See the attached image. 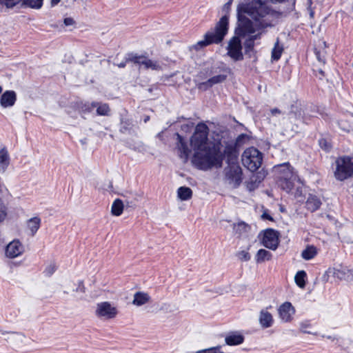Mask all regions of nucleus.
Returning a JSON list of instances; mask_svg holds the SVG:
<instances>
[{"mask_svg":"<svg viewBox=\"0 0 353 353\" xmlns=\"http://www.w3.org/2000/svg\"><path fill=\"white\" fill-rule=\"evenodd\" d=\"M272 11L264 0H252L238 6L239 27L235 30L236 35L229 40L227 46V54L233 61L243 60L241 38L271 26L266 17Z\"/></svg>","mask_w":353,"mask_h":353,"instance_id":"obj_1","label":"nucleus"},{"mask_svg":"<svg viewBox=\"0 0 353 353\" xmlns=\"http://www.w3.org/2000/svg\"><path fill=\"white\" fill-rule=\"evenodd\" d=\"M223 160L221 142L211 141L205 147L194 150L192 163L197 169L207 171L221 168Z\"/></svg>","mask_w":353,"mask_h":353,"instance_id":"obj_2","label":"nucleus"},{"mask_svg":"<svg viewBox=\"0 0 353 353\" xmlns=\"http://www.w3.org/2000/svg\"><path fill=\"white\" fill-rule=\"evenodd\" d=\"M233 0H229L223 6V12L225 14L215 24L214 28L209 30L204 35V39L197 42L194 48L199 50L210 44H219L221 43L228 33L229 20L228 14L230 12Z\"/></svg>","mask_w":353,"mask_h":353,"instance_id":"obj_3","label":"nucleus"},{"mask_svg":"<svg viewBox=\"0 0 353 353\" xmlns=\"http://www.w3.org/2000/svg\"><path fill=\"white\" fill-rule=\"evenodd\" d=\"M274 170L278 173L277 182L281 188L289 193L294 186V181H299L298 176L294 172L293 168L289 163H285L274 166Z\"/></svg>","mask_w":353,"mask_h":353,"instance_id":"obj_4","label":"nucleus"},{"mask_svg":"<svg viewBox=\"0 0 353 353\" xmlns=\"http://www.w3.org/2000/svg\"><path fill=\"white\" fill-rule=\"evenodd\" d=\"M262 153L256 148L250 147L244 150L241 155L242 164L250 172H255L261 165Z\"/></svg>","mask_w":353,"mask_h":353,"instance_id":"obj_5","label":"nucleus"},{"mask_svg":"<svg viewBox=\"0 0 353 353\" xmlns=\"http://www.w3.org/2000/svg\"><path fill=\"white\" fill-rule=\"evenodd\" d=\"M209 128L206 124L199 123L196 125L194 134L190 138V145L193 151L208 145Z\"/></svg>","mask_w":353,"mask_h":353,"instance_id":"obj_6","label":"nucleus"},{"mask_svg":"<svg viewBox=\"0 0 353 353\" xmlns=\"http://www.w3.org/2000/svg\"><path fill=\"white\" fill-rule=\"evenodd\" d=\"M334 176L339 181H344L353 175V162L349 157H341L336 160Z\"/></svg>","mask_w":353,"mask_h":353,"instance_id":"obj_7","label":"nucleus"},{"mask_svg":"<svg viewBox=\"0 0 353 353\" xmlns=\"http://www.w3.org/2000/svg\"><path fill=\"white\" fill-rule=\"evenodd\" d=\"M225 179L234 188H238L242 182V170L236 162H229L224 170Z\"/></svg>","mask_w":353,"mask_h":353,"instance_id":"obj_8","label":"nucleus"},{"mask_svg":"<svg viewBox=\"0 0 353 353\" xmlns=\"http://www.w3.org/2000/svg\"><path fill=\"white\" fill-rule=\"evenodd\" d=\"M127 61H130L136 65H139V68L145 70L152 69L153 70H159L161 66L158 61H152L145 55H139L136 53H130L127 57Z\"/></svg>","mask_w":353,"mask_h":353,"instance_id":"obj_9","label":"nucleus"},{"mask_svg":"<svg viewBox=\"0 0 353 353\" xmlns=\"http://www.w3.org/2000/svg\"><path fill=\"white\" fill-rule=\"evenodd\" d=\"M118 310L110 303L104 301L97 305L95 314L98 318L112 319L117 316Z\"/></svg>","mask_w":353,"mask_h":353,"instance_id":"obj_10","label":"nucleus"},{"mask_svg":"<svg viewBox=\"0 0 353 353\" xmlns=\"http://www.w3.org/2000/svg\"><path fill=\"white\" fill-rule=\"evenodd\" d=\"M262 244L268 249L275 250L279 245L278 232L273 229L265 230L262 238Z\"/></svg>","mask_w":353,"mask_h":353,"instance_id":"obj_11","label":"nucleus"},{"mask_svg":"<svg viewBox=\"0 0 353 353\" xmlns=\"http://www.w3.org/2000/svg\"><path fill=\"white\" fill-rule=\"evenodd\" d=\"M278 313L282 322L288 323L292 320L295 309L291 303L285 302L279 306Z\"/></svg>","mask_w":353,"mask_h":353,"instance_id":"obj_12","label":"nucleus"},{"mask_svg":"<svg viewBox=\"0 0 353 353\" xmlns=\"http://www.w3.org/2000/svg\"><path fill=\"white\" fill-rule=\"evenodd\" d=\"M23 246L19 240H13L6 248V255L8 258H15L23 252Z\"/></svg>","mask_w":353,"mask_h":353,"instance_id":"obj_13","label":"nucleus"},{"mask_svg":"<svg viewBox=\"0 0 353 353\" xmlns=\"http://www.w3.org/2000/svg\"><path fill=\"white\" fill-rule=\"evenodd\" d=\"M262 30L263 29H260L259 30L256 31L255 33L250 34V35H247L245 37L247 38L243 43L244 50H245V53L246 54H248L250 57H251V53L254 52L255 40L261 39V35L262 34Z\"/></svg>","mask_w":353,"mask_h":353,"instance_id":"obj_14","label":"nucleus"},{"mask_svg":"<svg viewBox=\"0 0 353 353\" xmlns=\"http://www.w3.org/2000/svg\"><path fill=\"white\" fill-rule=\"evenodd\" d=\"M303 119L301 108L295 104L291 105L290 110L288 114V120L290 123H294L296 128H292V130L297 131L298 123L296 121H301Z\"/></svg>","mask_w":353,"mask_h":353,"instance_id":"obj_15","label":"nucleus"},{"mask_svg":"<svg viewBox=\"0 0 353 353\" xmlns=\"http://www.w3.org/2000/svg\"><path fill=\"white\" fill-rule=\"evenodd\" d=\"M176 148L179 152V157L181 159L187 161L190 153V150L189 149L187 143L185 141L183 137L180 135L179 133L176 134Z\"/></svg>","mask_w":353,"mask_h":353,"instance_id":"obj_16","label":"nucleus"},{"mask_svg":"<svg viewBox=\"0 0 353 353\" xmlns=\"http://www.w3.org/2000/svg\"><path fill=\"white\" fill-rule=\"evenodd\" d=\"M17 100L16 93L12 90H7L1 96L0 104L3 108L14 105Z\"/></svg>","mask_w":353,"mask_h":353,"instance_id":"obj_17","label":"nucleus"},{"mask_svg":"<svg viewBox=\"0 0 353 353\" xmlns=\"http://www.w3.org/2000/svg\"><path fill=\"white\" fill-rule=\"evenodd\" d=\"M259 321L263 328H268L272 326L274 319L269 312L262 310L259 314Z\"/></svg>","mask_w":353,"mask_h":353,"instance_id":"obj_18","label":"nucleus"},{"mask_svg":"<svg viewBox=\"0 0 353 353\" xmlns=\"http://www.w3.org/2000/svg\"><path fill=\"white\" fill-rule=\"evenodd\" d=\"M322 203L321 199L316 195L310 194L306 201V208L313 212L319 209Z\"/></svg>","mask_w":353,"mask_h":353,"instance_id":"obj_19","label":"nucleus"},{"mask_svg":"<svg viewBox=\"0 0 353 353\" xmlns=\"http://www.w3.org/2000/svg\"><path fill=\"white\" fill-rule=\"evenodd\" d=\"M349 270L341 265L336 268H333L332 269L330 268L328 270V273L332 274V275L339 280L345 279L347 274L349 273Z\"/></svg>","mask_w":353,"mask_h":353,"instance_id":"obj_20","label":"nucleus"},{"mask_svg":"<svg viewBox=\"0 0 353 353\" xmlns=\"http://www.w3.org/2000/svg\"><path fill=\"white\" fill-rule=\"evenodd\" d=\"M150 301V296L148 293L143 292H137L134 294L132 304L137 306H141L149 303Z\"/></svg>","mask_w":353,"mask_h":353,"instance_id":"obj_21","label":"nucleus"},{"mask_svg":"<svg viewBox=\"0 0 353 353\" xmlns=\"http://www.w3.org/2000/svg\"><path fill=\"white\" fill-rule=\"evenodd\" d=\"M10 165V156L6 148L0 150V172L4 173Z\"/></svg>","mask_w":353,"mask_h":353,"instance_id":"obj_22","label":"nucleus"},{"mask_svg":"<svg viewBox=\"0 0 353 353\" xmlns=\"http://www.w3.org/2000/svg\"><path fill=\"white\" fill-rule=\"evenodd\" d=\"M224 158L226 157L229 162H233L232 160L235 159L237 157V151L236 145L232 143H227L225 146L224 150L222 151Z\"/></svg>","mask_w":353,"mask_h":353,"instance_id":"obj_23","label":"nucleus"},{"mask_svg":"<svg viewBox=\"0 0 353 353\" xmlns=\"http://www.w3.org/2000/svg\"><path fill=\"white\" fill-rule=\"evenodd\" d=\"M8 192V188L3 185L0 188V194H2L3 192ZM8 205L4 203L3 200L0 197V223L3 222L8 216Z\"/></svg>","mask_w":353,"mask_h":353,"instance_id":"obj_24","label":"nucleus"},{"mask_svg":"<svg viewBox=\"0 0 353 353\" xmlns=\"http://www.w3.org/2000/svg\"><path fill=\"white\" fill-rule=\"evenodd\" d=\"M41 220L39 216L32 217L27 221V227L30 231L32 236H34L41 226Z\"/></svg>","mask_w":353,"mask_h":353,"instance_id":"obj_25","label":"nucleus"},{"mask_svg":"<svg viewBox=\"0 0 353 353\" xmlns=\"http://www.w3.org/2000/svg\"><path fill=\"white\" fill-rule=\"evenodd\" d=\"M225 343L228 345H237L241 344L244 341L243 335L237 333H232L225 337Z\"/></svg>","mask_w":353,"mask_h":353,"instance_id":"obj_26","label":"nucleus"},{"mask_svg":"<svg viewBox=\"0 0 353 353\" xmlns=\"http://www.w3.org/2000/svg\"><path fill=\"white\" fill-rule=\"evenodd\" d=\"M123 201L119 199H117L114 201L112 208H111V212L112 215L119 216H120L123 211Z\"/></svg>","mask_w":353,"mask_h":353,"instance_id":"obj_27","label":"nucleus"},{"mask_svg":"<svg viewBox=\"0 0 353 353\" xmlns=\"http://www.w3.org/2000/svg\"><path fill=\"white\" fill-rule=\"evenodd\" d=\"M272 254L269 251L264 250V249H260L256 256L255 259L256 263H261L264 262L265 261H269L272 258Z\"/></svg>","mask_w":353,"mask_h":353,"instance_id":"obj_28","label":"nucleus"},{"mask_svg":"<svg viewBox=\"0 0 353 353\" xmlns=\"http://www.w3.org/2000/svg\"><path fill=\"white\" fill-rule=\"evenodd\" d=\"M179 198L182 201H187L191 199L192 196V191L188 187L182 186L177 190Z\"/></svg>","mask_w":353,"mask_h":353,"instance_id":"obj_29","label":"nucleus"},{"mask_svg":"<svg viewBox=\"0 0 353 353\" xmlns=\"http://www.w3.org/2000/svg\"><path fill=\"white\" fill-rule=\"evenodd\" d=\"M317 254L316 248L313 246H307L301 253L302 257L305 260L313 259Z\"/></svg>","mask_w":353,"mask_h":353,"instance_id":"obj_30","label":"nucleus"},{"mask_svg":"<svg viewBox=\"0 0 353 353\" xmlns=\"http://www.w3.org/2000/svg\"><path fill=\"white\" fill-rule=\"evenodd\" d=\"M307 274L305 271L301 270L297 272L294 276L296 284L301 288H303L305 286V278Z\"/></svg>","mask_w":353,"mask_h":353,"instance_id":"obj_31","label":"nucleus"},{"mask_svg":"<svg viewBox=\"0 0 353 353\" xmlns=\"http://www.w3.org/2000/svg\"><path fill=\"white\" fill-rule=\"evenodd\" d=\"M133 124L129 119H121L120 132L122 133H130Z\"/></svg>","mask_w":353,"mask_h":353,"instance_id":"obj_32","label":"nucleus"},{"mask_svg":"<svg viewBox=\"0 0 353 353\" xmlns=\"http://www.w3.org/2000/svg\"><path fill=\"white\" fill-rule=\"evenodd\" d=\"M43 0H23L22 4L34 9H39L43 5Z\"/></svg>","mask_w":353,"mask_h":353,"instance_id":"obj_33","label":"nucleus"},{"mask_svg":"<svg viewBox=\"0 0 353 353\" xmlns=\"http://www.w3.org/2000/svg\"><path fill=\"white\" fill-rule=\"evenodd\" d=\"M283 52V48L279 46V42L277 41L272 51V59L274 60H279L281 58Z\"/></svg>","mask_w":353,"mask_h":353,"instance_id":"obj_34","label":"nucleus"},{"mask_svg":"<svg viewBox=\"0 0 353 353\" xmlns=\"http://www.w3.org/2000/svg\"><path fill=\"white\" fill-rule=\"evenodd\" d=\"M227 78L225 74H219L214 76L208 79V83H211L212 86L215 84L223 82Z\"/></svg>","mask_w":353,"mask_h":353,"instance_id":"obj_35","label":"nucleus"},{"mask_svg":"<svg viewBox=\"0 0 353 353\" xmlns=\"http://www.w3.org/2000/svg\"><path fill=\"white\" fill-rule=\"evenodd\" d=\"M310 327H311V324L309 321H305L300 323V331L301 332L315 335L316 333H314V332L308 330V329Z\"/></svg>","mask_w":353,"mask_h":353,"instance_id":"obj_36","label":"nucleus"},{"mask_svg":"<svg viewBox=\"0 0 353 353\" xmlns=\"http://www.w3.org/2000/svg\"><path fill=\"white\" fill-rule=\"evenodd\" d=\"M110 112V108L108 104H101L97 105V112L99 115H108Z\"/></svg>","mask_w":353,"mask_h":353,"instance_id":"obj_37","label":"nucleus"},{"mask_svg":"<svg viewBox=\"0 0 353 353\" xmlns=\"http://www.w3.org/2000/svg\"><path fill=\"white\" fill-rule=\"evenodd\" d=\"M98 103L93 102L92 103H86L83 104L80 108L82 112H91L94 108L97 107L98 105Z\"/></svg>","mask_w":353,"mask_h":353,"instance_id":"obj_38","label":"nucleus"},{"mask_svg":"<svg viewBox=\"0 0 353 353\" xmlns=\"http://www.w3.org/2000/svg\"><path fill=\"white\" fill-rule=\"evenodd\" d=\"M23 0H0V4L6 6L7 8H13L17 4L22 2Z\"/></svg>","mask_w":353,"mask_h":353,"instance_id":"obj_39","label":"nucleus"},{"mask_svg":"<svg viewBox=\"0 0 353 353\" xmlns=\"http://www.w3.org/2000/svg\"><path fill=\"white\" fill-rule=\"evenodd\" d=\"M23 0H0V4L6 6L7 8H13L17 4L22 2Z\"/></svg>","mask_w":353,"mask_h":353,"instance_id":"obj_40","label":"nucleus"},{"mask_svg":"<svg viewBox=\"0 0 353 353\" xmlns=\"http://www.w3.org/2000/svg\"><path fill=\"white\" fill-rule=\"evenodd\" d=\"M248 225L243 222L239 223L236 225H234V229L235 232L241 234L242 232H245L248 228Z\"/></svg>","mask_w":353,"mask_h":353,"instance_id":"obj_41","label":"nucleus"},{"mask_svg":"<svg viewBox=\"0 0 353 353\" xmlns=\"http://www.w3.org/2000/svg\"><path fill=\"white\" fill-rule=\"evenodd\" d=\"M199 353H224L221 350L220 346L210 347L202 350H199Z\"/></svg>","mask_w":353,"mask_h":353,"instance_id":"obj_42","label":"nucleus"},{"mask_svg":"<svg viewBox=\"0 0 353 353\" xmlns=\"http://www.w3.org/2000/svg\"><path fill=\"white\" fill-rule=\"evenodd\" d=\"M55 270L56 265L54 264H50L46 268L43 273L45 274L46 276H50L55 272Z\"/></svg>","mask_w":353,"mask_h":353,"instance_id":"obj_43","label":"nucleus"},{"mask_svg":"<svg viewBox=\"0 0 353 353\" xmlns=\"http://www.w3.org/2000/svg\"><path fill=\"white\" fill-rule=\"evenodd\" d=\"M339 126L341 128V130L344 132H349L350 130V125L347 123L345 121L341 120L338 122Z\"/></svg>","mask_w":353,"mask_h":353,"instance_id":"obj_44","label":"nucleus"},{"mask_svg":"<svg viewBox=\"0 0 353 353\" xmlns=\"http://www.w3.org/2000/svg\"><path fill=\"white\" fill-rule=\"evenodd\" d=\"M212 87L211 83H208V80L198 84V88L201 90H206Z\"/></svg>","mask_w":353,"mask_h":353,"instance_id":"obj_45","label":"nucleus"},{"mask_svg":"<svg viewBox=\"0 0 353 353\" xmlns=\"http://www.w3.org/2000/svg\"><path fill=\"white\" fill-rule=\"evenodd\" d=\"M239 257L245 261H248L250 259V254L248 252L245 251H241L239 253Z\"/></svg>","mask_w":353,"mask_h":353,"instance_id":"obj_46","label":"nucleus"},{"mask_svg":"<svg viewBox=\"0 0 353 353\" xmlns=\"http://www.w3.org/2000/svg\"><path fill=\"white\" fill-rule=\"evenodd\" d=\"M63 22H64V24H65L66 26H72V25H73V24H74V21L73 19L70 18V17L64 19Z\"/></svg>","mask_w":353,"mask_h":353,"instance_id":"obj_47","label":"nucleus"},{"mask_svg":"<svg viewBox=\"0 0 353 353\" xmlns=\"http://www.w3.org/2000/svg\"><path fill=\"white\" fill-rule=\"evenodd\" d=\"M247 137H248V136L245 134H241L239 135L236 140V143H239V144L241 143L243 140Z\"/></svg>","mask_w":353,"mask_h":353,"instance_id":"obj_48","label":"nucleus"},{"mask_svg":"<svg viewBox=\"0 0 353 353\" xmlns=\"http://www.w3.org/2000/svg\"><path fill=\"white\" fill-rule=\"evenodd\" d=\"M261 218L263 219H268V220H270V221H273V218L268 213L266 212H263L261 215Z\"/></svg>","mask_w":353,"mask_h":353,"instance_id":"obj_49","label":"nucleus"},{"mask_svg":"<svg viewBox=\"0 0 353 353\" xmlns=\"http://www.w3.org/2000/svg\"><path fill=\"white\" fill-rule=\"evenodd\" d=\"M281 111L276 108L271 110V114L273 116L276 115V114H281Z\"/></svg>","mask_w":353,"mask_h":353,"instance_id":"obj_50","label":"nucleus"},{"mask_svg":"<svg viewBox=\"0 0 353 353\" xmlns=\"http://www.w3.org/2000/svg\"><path fill=\"white\" fill-rule=\"evenodd\" d=\"M316 56L319 61L323 62V63L325 62L324 60L321 59L319 52H316Z\"/></svg>","mask_w":353,"mask_h":353,"instance_id":"obj_51","label":"nucleus"},{"mask_svg":"<svg viewBox=\"0 0 353 353\" xmlns=\"http://www.w3.org/2000/svg\"><path fill=\"white\" fill-rule=\"evenodd\" d=\"M127 59H125V61H123V62H121L120 63H119L117 65L119 67V68H124L125 65H126V63H127Z\"/></svg>","mask_w":353,"mask_h":353,"instance_id":"obj_52","label":"nucleus"},{"mask_svg":"<svg viewBox=\"0 0 353 353\" xmlns=\"http://www.w3.org/2000/svg\"><path fill=\"white\" fill-rule=\"evenodd\" d=\"M323 143H324L325 149V150H327L328 148H327V145H326V143H325V140H323V139L320 140V141H319V144H320V145H321L322 148H323V145H322Z\"/></svg>","mask_w":353,"mask_h":353,"instance_id":"obj_53","label":"nucleus"},{"mask_svg":"<svg viewBox=\"0 0 353 353\" xmlns=\"http://www.w3.org/2000/svg\"><path fill=\"white\" fill-rule=\"evenodd\" d=\"M61 1V0H51V3L52 6L57 5Z\"/></svg>","mask_w":353,"mask_h":353,"instance_id":"obj_54","label":"nucleus"},{"mask_svg":"<svg viewBox=\"0 0 353 353\" xmlns=\"http://www.w3.org/2000/svg\"><path fill=\"white\" fill-rule=\"evenodd\" d=\"M149 119H150V117L149 116L145 117V119H144V122L146 123L148 121H149Z\"/></svg>","mask_w":353,"mask_h":353,"instance_id":"obj_55","label":"nucleus"},{"mask_svg":"<svg viewBox=\"0 0 353 353\" xmlns=\"http://www.w3.org/2000/svg\"><path fill=\"white\" fill-rule=\"evenodd\" d=\"M4 183L2 182L1 177L0 176V188H2Z\"/></svg>","mask_w":353,"mask_h":353,"instance_id":"obj_56","label":"nucleus"},{"mask_svg":"<svg viewBox=\"0 0 353 353\" xmlns=\"http://www.w3.org/2000/svg\"><path fill=\"white\" fill-rule=\"evenodd\" d=\"M319 72L322 74V75H324V72L322 70H319Z\"/></svg>","mask_w":353,"mask_h":353,"instance_id":"obj_57","label":"nucleus"},{"mask_svg":"<svg viewBox=\"0 0 353 353\" xmlns=\"http://www.w3.org/2000/svg\"><path fill=\"white\" fill-rule=\"evenodd\" d=\"M3 89H2V87L0 85V94L1 93Z\"/></svg>","mask_w":353,"mask_h":353,"instance_id":"obj_58","label":"nucleus"},{"mask_svg":"<svg viewBox=\"0 0 353 353\" xmlns=\"http://www.w3.org/2000/svg\"><path fill=\"white\" fill-rule=\"evenodd\" d=\"M128 203V205H129L130 203V204H132V202H128V203Z\"/></svg>","mask_w":353,"mask_h":353,"instance_id":"obj_59","label":"nucleus"},{"mask_svg":"<svg viewBox=\"0 0 353 353\" xmlns=\"http://www.w3.org/2000/svg\"><path fill=\"white\" fill-rule=\"evenodd\" d=\"M195 353H199V351L196 352Z\"/></svg>","mask_w":353,"mask_h":353,"instance_id":"obj_60","label":"nucleus"}]
</instances>
